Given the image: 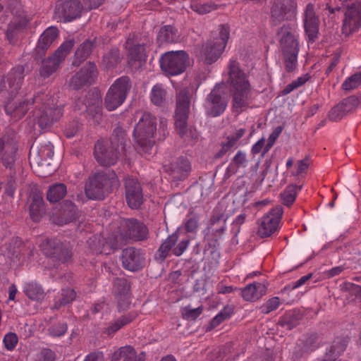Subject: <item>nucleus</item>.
Segmentation results:
<instances>
[{
    "instance_id": "obj_64",
    "label": "nucleus",
    "mask_w": 361,
    "mask_h": 361,
    "mask_svg": "<svg viewBox=\"0 0 361 361\" xmlns=\"http://www.w3.org/2000/svg\"><path fill=\"white\" fill-rule=\"evenodd\" d=\"M83 361H104V355L101 351L92 352L85 356Z\"/></svg>"
},
{
    "instance_id": "obj_49",
    "label": "nucleus",
    "mask_w": 361,
    "mask_h": 361,
    "mask_svg": "<svg viewBox=\"0 0 361 361\" xmlns=\"http://www.w3.org/2000/svg\"><path fill=\"white\" fill-rule=\"evenodd\" d=\"M339 104L345 113L347 114L356 109L359 105V99L355 96H350L343 99Z\"/></svg>"
},
{
    "instance_id": "obj_11",
    "label": "nucleus",
    "mask_w": 361,
    "mask_h": 361,
    "mask_svg": "<svg viewBox=\"0 0 361 361\" xmlns=\"http://www.w3.org/2000/svg\"><path fill=\"white\" fill-rule=\"evenodd\" d=\"M189 56L185 51H171L164 54L160 59L161 70L170 75L183 73L188 64Z\"/></svg>"
},
{
    "instance_id": "obj_55",
    "label": "nucleus",
    "mask_w": 361,
    "mask_h": 361,
    "mask_svg": "<svg viewBox=\"0 0 361 361\" xmlns=\"http://www.w3.org/2000/svg\"><path fill=\"white\" fill-rule=\"evenodd\" d=\"M345 114L341 106L338 104L329 111L328 118L330 121L336 122L340 121Z\"/></svg>"
},
{
    "instance_id": "obj_10",
    "label": "nucleus",
    "mask_w": 361,
    "mask_h": 361,
    "mask_svg": "<svg viewBox=\"0 0 361 361\" xmlns=\"http://www.w3.org/2000/svg\"><path fill=\"white\" fill-rule=\"evenodd\" d=\"M131 81L128 76L116 79L109 87L104 100V105L109 111L120 106L126 100L131 89Z\"/></svg>"
},
{
    "instance_id": "obj_27",
    "label": "nucleus",
    "mask_w": 361,
    "mask_h": 361,
    "mask_svg": "<svg viewBox=\"0 0 361 361\" xmlns=\"http://www.w3.org/2000/svg\"><path fill=\"white\" fill-rule=\"evenodd\" d=\"M267 290L264 283L253 282L241 290V295L245 301L255 302L266 294Z\"/></svg>"
},
{
    "instance_id": "obj_42",
    "label": "nucleus",
    "mask_w": 361,
    "mask_h": 361,
    "mask_svg": "<svg viewBox=\"0 0 361 361\" xmlns=\"http://www.w3.org/2000/svg\"><path fill=\"white\" fill-rule=\"evenodd\" d=\"M234 307L233 305H226L224 308L212 319L210 322L209 325L208 326V329L211 330L216 326H218L220 324H221L224 320L229 319L231 315L233 314Z\"/></svg>"
},
{
    "instance_id": "obj_47",
    "label": "nucleus",
    "mask_w": 361,
    "mask_h": 361,
    "mask_svg": "<svg viewBox=\"0 0 361 361\" xmlns=\"http://www.w3.org/2000/svg\"><path fill=\"white\" fill-rule=\"evenodd\" d=\"M361 84V72L355 73L348 77L342 84V89L345 91H350L357 88Z\"/></svg>"
},
{
    "instance_id": "obj_22",
    "label": "nucleus",
    "mask_w": 361,
    "mask_h": 361,
    "mask_svg": "<svg viewBox=\"0 0 361 361\" xmlns=\"http://www.w3.org/2000/svg\"><path fill=\"white\" fill-rule=\"evenodd\" d=\"M303 23L308 42H314L318 37L319 19L315 14L314 6L312 3H309L306 6L304 11Z\"/></svg>"
},
{
    "instance_id": "obj_16",
    "label": "nucleus",
    "mask_w": 361,
    "mask_h": 361,
    "mask_svg": "<svg viewBox=\"0 0 361 361\" xmlns=\"http://www.w3.org/2000/svg\"><path fill=\"white\" fill-rule=\"evenodd\" d=\"M224 92L222 85L216 84L207 95L204 108L207 114L212 117L221 115L227 107V102L224 97Z\"/></svg>"
},
{
    "instance_id": "obj_61",
    "label": "nucleus",
    "mask_w": 361,
    "mask_h": 361,
    "mask_svg": "<svg viewBox=\"0 0 361 361\" xmlns=\"http://www.w3.org/2000/svg\"><path fill=\"white\" fill-rule=\"evenodd\" d=\"M202 306L194 309L186 307L183 312V316L188 319H195L202 314Z\"/></svg>"
},
{
    "instance_id": "obj_60",
    "label": "nucleus",
    "mask_w": 361,
    "mask_h": 361,
    "mask_svg": "<svg viewBox=\"0 0 361 361\" xmlns=\"http://www.w3.org/2000/svg\"><path fill=\"white\" fill-rule=\"evenodd\" d=\"M114 287L119 290L121 295H123L124 299H126V295L129 289L126 280L123 279H116L114 281Z\"/></svg>"
},
{
    "instance_id": "obj_35",
    "label": "nucleus",
    "mask_w": 361,
    "mask_h": 361,
    "mask_svg": "<svg viewBox=\"0 0 361 361\" xmlns=\"http://www.w3.org/2000/svg\"><path fill=\"white\" fill-rule=\"evenodd\" d=\"M143 357L137 360L136 353L134 348L131 346L126 345L120 348L114 352L111 361H143Z\"/></svg>"
},
{
    "instance_id": "obj_2",
    "label": "nucleus",
    "mask_w": 361,
    "mask_h": 361,
    "mask_svg": "<svg viewBox=\"0 0 361 361\" xmlns=\"http://www.w3.org/2000/svg\"><path fill=\"white\" fill-rule=\"evenodd\" d=\"M34 104L38 108L35 114L38 125L41 128L50 126L63 116V106L58 104V97L44 93L38 94L30 100L20 102L16 106H13L12 103L8 102L5 105V111L8 114L22 117Z\"/></svg>"
},
{
    "instance_id": "obj_51",
    "label": "nucleus",
    "mask_w": 361,
    "mask_h": 361,
    "mask_svg": "<svg viewBox=\"0 0 361 361\" xmlns=\"http://www.w3.org/2000/svg\"><path fill=\"white\" fill-rule=\"evenodd\" d=\"M280 305V298L279 297H273L268 300L265 303L259 307L261 313L267 314L271 312L276 310Z\"/></svg>"
},
{
    "instance_id": "obj_37",
    "label": "nucleus",
    "mask_w": 361,
    "mask_h": 361,
    "mask_svg": "<svg viewBox=\"0 0 361 361\" xmlns=\"http://www.w3.org/2000/svg\"><path fill=\"white\" fill-rule=\"evenodd\" d=\"M44 211V201L43 199L38 196L35 195L32 197L31 204L30 205V216L35 222L40 221Z\"/></svg>"
},
{
    "instance_id": "obj_54",
    "label": "nucleus",
    "mask_w": 361,
    "mask_h": 361,
    "mask_svg": "<svg viewBox=\"0 0 361 361\" xmlns=\"http://www.w3.org/2000/svg\"><path fill=\"white\" fill-rule=\"evenodd\" d=\"M119 60V51L118 49H115L111 51V52L106 54L104 56V63H105L106 68H110L115 66Z\"/></svg>"
},
{
    "instance_id": "obj_48",
    "label": "nucleus",
    "mask_w": 361,
    "mask_h": 361,
    "mask_svg": "<svg viewBox=\"0 0 361 361\" xmlns=\"http://www.w3.org/2000/svg\"><path fill=\"white\" fill-rule=\"evenodd\" d=\"M199 218L195 214H188L184 221L183 228L188 233H195L198 228Z\"/></svg>"
},
{
    "instance_id": "obj_30",
    "label": "nucleus",
    "mask_w": 361,
    "mask_h": 361,
    "mask_svg": "<svg viewBox=\"0 0 361 361\" xmlns=\"http://www.w3.org/2000/svg\"><path fill=\"white\" fill-rule=\"evenodd\" d=\"M170 169L174 178L181 180L185 178L190 173L191 164L188 158L180 157L171 164Z\"/></svg>"
},
{
    "instance_id": "obj_62",
    "label": "nucleus",
    "mask_w": 361,
    "mask_h": 361,
    "mask_svg": "<svg viewBox=\"0 0 361 361\" xmlns=\"http://www.w3.org/2000/svg\"><path fill=\"white\" fill-rule=\"evenodd\" d=\"M79 124L76 121L69 123L64 129V135L67 138L74 137L79 130Z\"/></svg>"
},
{
    "instance_id": "obj_33",
    "label": "nucleus",
    "mask_w": 361,
    "mask_h": 361,
    "mask_svg": "<svg viewBox=\"0 0 361 361\" xmlns=\"http://www.w3.org/2000/svg\"><path fill=\"white\" fill-rule=\"evenodd\" d=\"M24 68L22 66L15 67L8 74L6 82L8 87L13 92L17 91L21 86L24 78Z\"/></svg>"
},
{
    "instance_id": "obj_45",
    "label": "nucleus",
    "mask_w": 361,
    "mask_h": 361,
    "mask_svg": "<svg viewBox=\"0 0 361 361\" xmlns=\"http://www.w3.org/2000/svg\"><path fill=\"white\" fill-rule=\"evenodd\" d=\"M344 341L339 343L335 341L334 344L326 350L323 361H335L341 353L345 349Z\"/></svg>"
},
{
    "instance_id": "obj_19",
    "label": "nucleus",
    "mask_w": 361,
    "mask_h": 361,
    "mask_svg": "<svg viewBox=\"0 0 361 361\" xmlns=\"http://www.w3.org/2000/svg\"><path fill=\"white\" fill-rule=\"evenodd\" d=\"M226 218L224 214H213L210 219V225L207 228V238L210 246L219 245L226 231Z\"/></svg>"
},
{
    "instance_id": "obj_32",
    "label": "nucleus",
    "mask_w": 361,
    "mask_h": 361,
    "mask_svg": "<svg viewBox=\"0 0 361 361\" xmlns=\"http://www.w3.org/2000/svg\"><path fill=\"white\" fill-rule=\"evenodd\" d=\"M17 149V145L13 140H4V148L1 150L4 151L2 157V162L6 168H11L14 164Z\"/></svg>"
},
{
    "instance_id": "obj_52",
    "label": "nucleus",
    "mask_w": 361,
    "mask_h": 361,
    "mask_svg": "<svg viewBox=\"0 0 361 361\" xmlns=\"http://www.w3.org/2000/svg\"><path fill=\"white\" fill-rule=\"evenodd\" d=\"M308 80L309 77L307 75L298 78L296 80H293L285 87V88L282 90V94H288L294 90L303 85Z\"/></svg>"
},
{
    "instance_id": "obj_4",
    "label": "nucleus",
    "mask_w": 361,
    "mask_h": 361,
    "mask_svg": "<svg viewBox=\"0 0 361 361\" xmlns=\"http://www.w3.org/2000/svg\"><path fill=\"white\" fill-rule=\"evenodd\" d=\"M167 126V120L160 118L159 130L157 131L156 117L150 113H144L133 130V139L140 150L149 153L156 140H164L169 134Z\"/></svg>"
},
{
    "instance_id": "obj_46",
    "label": "nucleus",
    "mask_w": 361,
    "mask_h": 361,
    "mask_svg": "<svg viewBox=\"0 0 361 361\" xmlns=\"http://www.w3.org/2000/svg\"><path fill=\"white\" fill-rule=\"evenodd\" d=\"M166 90L161 84H156L151 91V101L156 106H162L166 99Z\"/></svg>"
},
{
    "instance_id": "obj_58",
    "label": "nucleus",
    "mask_w": 361,
    "mask_h": 361,
    "mask_svg": "<svg viewBox=\"0 0 361 361\" xmlns=\"http://www.w3.org/2000/svg\"><path fill=\"white\" fill-rule=\"evenodd\" d=\"M233 142H231L229 140L226 139V142H224L221 145V148L214 155L215 159H220L223 157L228 152L232 151L235 147Z\"/></svg>"
},
{
    "instance_id": "obj_25",
    "label": "nucleus",
    "mask_w": 361,
    "mask_h": 361,
    "mask_svg": "<svg viewBox=\"0 0 361 361\" xmlns=\"http://www.w3.org/2000/svg\"><path fill=\"white\" fill-rule=\"evenodd\" d=\"M59 30L56 27L50 26L40 35L35 47V51L39 56L44 55L46 51L57 38Z\"/></svg>"
},
{
    "instance_id": "obj_43",
    "label": "nucleus",
    "mask_w": 361,
    "mask_h": 361,
    "mask_svg": "<svg viewBox=\"0 0 361 361\" xmlns=\"http://www.w3.org/2000/svg\"><path fill=\"white\" fill-rule=\"evenodd\" d=\"M302 186L296 185H288L284 191L281 194L282 203L287 207H290L295 202L298 191L301 190Z\"/></svg>"
},
{
    "instance_id": "obj_6",
    "label": "nucleus",
    "mask_w": 361,
    "mask_h": 361,
    "mask_svg": "<svg viewBox=\"0 0 361 361\" xmlns=\"http://www.w3.org/2000/svg\"><path fill=\"white\" fill-rule=\"evenodd\" d=\"M277 35L286 71L291 73L297 68L299 52L298 34L295 25L291 23L284 24L280 27Z\"/></svg>"
},
{
    "instance_id": "obj_24",
    "label": "nucleus",
    "mask_w": 361,
    "mask_h": 361,
    "mask_svg": "<svg viewBox=\"0 0 361 361\" xmlns=\"http://www.w3.org/2000/svg\"><path fill=\"white\" fill-rule=\"evenodd\" d=\"M122 264L126 269L138 271L145 265V254L135 247L126 248L122 253Z\"/></svg>"
},
{
    "instance_id": "obj_57",
    "label": "nucleus",
    "mask_w": 361,
    "mask_h": 361,
    "mask_svg": "<svg viewBox=\"0 0 361 361\" xmlns=\"http://www.w3.org/2000/svg\"><path fill=\"white\" fill-rule=\"evenodd\" d=\"M266 140L264 137L260 138L258 141H257L251 147V154L255 156L259 153L261 154V157L263 158L267 153H264L266 144Z\"/></svg>"
},
{
    "instance_id": "obj_13",
    "label": "nucleus",
    "mask_w": 361,
    "mask_h": 361,
    "mask_svg": "<svg viewBox=\"0 0 361 361\" xmlns=\"http://www.w3.org/2000/svg\"><path fill=\"white\" fill-rule=\"evenodd\" d=\"M296 12L297 4L295 0H274L270 8V21L276 26L283 21L293 19Z\"/></svg>"
},
{
    "instance_id": "obj_31",
    "label": "nucleus",
    "mask_w": 361,
    "mask_h": 361,
    "mask_svg": "<svg viewBox=\"0 0 361 361\" xmlns=\"http://www.w3.org/2000/svg\"><path fill=\"white\" fill-rule=\"evenodd\" d=\"M180 41V34L177 28L172 25L161 27L157 35V42L160 44L177 43Z\"/></svg>"
},
{
    "instance_id": "obj_1",
    "label": "nucleus",
    "mask_w": 361,
    "mask_h": 361,
    "mask_svg": "<svg viewBox=\"0 0 361 361\" xmlns=\"http://www.w3.org/2000/svg\"><path fill=\"white\" fill-rule=\"evenodd\" d=\"M149 230L144 223L134 218L120 221L117 233L104 238L94 235L87 241L91 250L96 254L109 255L129 241H144L148 238Z\"/></svg>"
},
{
    "instance_id": "obj_53",
    "label": "nucleus",
    "mask_w": 361,
    "mask_h": 361,
    "mask_svg": "<svg viewBox=\"0 0 361 361\" xmlns=\"http://www.w3.org/2000/svg\"><path fill=\"white\" fill-rule=\"evenodd\" d=\"M56 353L49 348H43L35 356L34 361H54Z\"/></svg>"
},
{
    "instance_id": "obj_26",
    "label": "nucleus",
    "mask_w": 361,
    "mask_h": 361,
    "mask_svg": "<svg viewBox=\"0 0 361 361\" xmlns=\"http://www.w3.org/2000/svg\"><path fill=\"white\" fill-rule=\"evenodd\" d=\"M147 54L144 44H134L128 49V63L132 69L137 70L146 61Z\"/></svg>"
},
{
    "instance_id": "obj_14",
    "label": "nucleus",
    "mask_w": 361,
    "mask_h": 361,
    "mask_svg": "<svg viewBox=\"0 0 361 361\" xmlns=\"http://www.w3.org/2000/svg\"><path fill=\"white\" fill-rule=\"evenodd\" d=\"M73 45V40H67L63 42L51 56L42 61L39 70L40 75L44 78H47L56 71L61 63L70 53Z\"/></svg>"
},
{
    "instance_id": "obj_17",
    "label": "nucleus",
    "mask_w": 361,
    "mask_h": 361,
    "mask_svg": "<svg viewBox=\"0 0 361 361\" xmlns=\"http://www.w3.org/2000/svg\"><path fill=\"white\" fill-rule=\"evenodd\" d=\"M40 247L44 255L54 258L61 263H68L71 261V250L67 245L61 243L57 239H46L41 243Z\"/></svg>"
},
{
    "instance_id": "obj_21",
    "label": "nucleus",
    "mask_w": 361,
    "mask_h": 361,
    "mask_svg": "<svg viewBox=\"0 0 361 361\" xmlns=\"http://www.w3.org/2000/svg\"><path fill=\"white\" fill-rule=\"evenodd\" d=\"M97 76V69L94 63H88L79 72L73 75L70 85L74 89H80L83 86L92 84Z\"/></svg>"
},
{
    "instance_id": "obj_36",
    "label": "nucleus",
    "mask_w": 361,
    "mask_h": 361,
    "mask_svg": "<svg viewBox=\"0 0 361 361\" xmlns=\"http://www.w3.org/2000/svg\"><path fill=\"white\" fill-rule=\"evenodd\" d=\"M67 193V188L63 183H56L49 186L47 197L50 202H57L64 197Z\"/></svg>"
},
{
    "instance_id": "obj_50",
    "label": "nucleus",
    "mask_w": 361,
    "mask_h": 361,
    "mask_svg": "<svg viewBox=\"0 0 361 361\" xmlns=\"http://www.w3.org/2000/svg\"><path fill=\"white\" fill-rule=\"evenodd\" d=\"M2 341L6 350L13 351L18 343V337L16 333L8 332L4 335Z\"/></svg>"
},
{
    "instance_id": "obj_23",
    "label": "nucleus",
    "mask_w": 361,
    "mask_h": 361,
    "mask_svg": "<svg viewBox=\"0 0 361 361\" xmlns=\"http://www.w3.org/2000/svg\"><path fill=\"white\" fill-rule=\"evenodd\" d=\"M78 209L71 201L66 200L60 209L51 216L54 224L63 226L75 221L78 219Z\"/></svg>"
},
{
    "instance_id": "obj_29",
    "label": "nucleus",
    "mask_w": 361,
    "mask_h": 361,
    "mask_svg": "<svg viewBox=\"0 0 361 361\" xmlns=\"http://www.w3.org/2000/svg\"><path fill=\"white\" fill-rule=\"evenodd\" d=\"M28 27V21L25 18L12 20L6 30V37L11 44H14L18 37L23 33Z\"/></svg>"
},
{
    "instance_id": "obj_5",
    "label": "nucleus",
    "mask_w": 361,
    "mask_h": 361,
    "mask_svg": "<svg viewBox=\"0 0 361 361\" xmlns=\"http://www.w3.org/2000/svg\"><path fill=\"white\" fill-rule=\"evenodd\" d=\"M126 133L121 127L114 129L109 140H100L94 146V157L104 166L114 165L119 155L126 151Z\"/></svg>"
},
{
    "instance_id": "obj_41",
    "label": "nucleus",
    "mask_w": 361,
    "mask_h": 361,
    "mask_svg": "<svg viewBox=\"0 0 361 361\" xmlns=\"http://www.w3.org/2000/svg\"><path fill=\"white\" fill-rule=\"evenodd\" d=\"M93 47V42L90 40H85L77 49L75 56V59L73 62L74 66H79L80 63L85 61L90 54Z\"/></svg>"
},
{
    "instance_id": "obj_44",
    "label": "nucleus",
    "mask_w": 361,
    "mask_h": 361,
    "mask_svg": "<svg viewBox=\"0 0 361 361\" xmlns=\"http://www.w3.org/2000/svg\"><path fill=\"white\" fill-rule=\"evenodd\" d=\"M76 298V293L72 288H63L61 291L60 295L54 304V308L58 309L61 305H65L72 302Z\"/></svg>"
},
{
    "instance_id": "obj_59",
    "label": "nucleus",
    "mask_w": 361,
    "mask_h": 361,
    "mask_svg": "<svg viewBox=\"0 0 361 361\" xmlns=\"http://www.w3.org/2000/svg\"><path fill=\"white\" fill-rule=\"evenodd\" d=\"M68 326L66 323H59L52 326L49 329V334L52 336H63L67 331Z\"/></svg>"
},
{
    "instance_id": "obj_8",
    "label": "nucleus",
    "mask_w": 361,
    "mask_h": 361,
    "mask_svg": "<svg viewBox=\"0 0 361 361\" xmlns=\"http://www.w3.org/2000/svg\"><path fill=\"white\" fill-rule=\"evenodd\" d=\"M118 186V180L114 171H100L89 178L85 185V194L91 200H103L106 192Z\"/></svg>"
},
{
    "instance_id": "obj_12",
    "label": "nucleus",
    "mask_w": 361,
    "mask_h": 361,
    "mask_svg": "<svg viewBox=\"0 0 361 361\" xmlns=\"http://www.w3.org/2000/svg\"><path fill=\"white\" fill-rule=\"evenodd\" d=\"M343 7H346L345 18L343 22L342 32L349 36L361 27V4L353 0H339Z\"/></svg>"
},
{
    "instance_id": "obj_15",
    "label": "nucleus",
    "mask_w": 361,
    "mask_h": 361,
    "mask_svg": "<svg viewBox=\"0 0 361 361\" xmlns=\"http://www.w3.org/2000/svg\"><path fill=\"white\" fill-rule=\"evenodd\" d=\"M283 213V210L281 206L270 209L259 220L257 235L264 238L274 233L279 228Z\"/></svg>"
},
{
    "instance_id": "obj_39",
    "label": "nucleus",
    "mask_w": 361,
    "mask_h": 361,
    "mask_svg": "<svg viewBox=\"0 0 361 361\" xmlns=\"http://www.w3.org/2000/svg\"><path fill=\"white\" fill-rule=\"evenodd\" d=\"M178 240V233L175 232L171 235H169L164 242L161 245L158 250L159 259L164 260L171 248L175 246L176 243Z\"/></svg>"
},
{
    "instance_id": "obj_18",
    "label": "nucleus",
    "mask_w": 361,
    "mask_h": 361,
    "mask_svg": "<svg viewBox=\"0 0 361 361\" xmlns=\"http://www.w3.org/2000/svg\"><path fill=\"white\" fill-rule=\"evenodd\" d=\"M81 11L79 0H59L56 4L55 14L61 21L67 23L79 18Z\"/></svg>"
},
{
    "instance_id": "obj_20",
    "label": "nucleus",
    "mask_w": 361,
    "mask_h": 361,
    "mask_svg": "<svg viewBox=\"0 0 361 361\" xmlns=\"http://www.w3.org/2000/svg\"><path fill=\"white\" fill-rule=\"evenodd\" d=\"M126 200L128 205L133 209H138L144 202L142 189L133 177H127L125 180Z\"/></svg>"
},
{
    "instance_id": "obj_34",
    "label": "nucleus",
    "mask_w": 361,
    "mask_h": 361,
    "mask_svg": "<svg viewBox=\"0 0 361 361\" xmlns=\"http://www.w3.org/2000/svg\"><path fill=\"white\" fill-rule=\"evenodd\" d=\"M23 292L27 298L32 300H42L45 295L42 286L35 281L25 283L23 285Z\"/></svg>"
},
{
    "instance_id": "obj_56",
    "label": "nucleus",
    "mask_w": 361,
    "mask_h": 361,
    "mask_svg": "<svg viewBox=\"0 0 361 361\" xmlns=\"http://www.w3.org/2000/svg\"><path fill=\"white\" fill-rule=\"evenodd\" d=\"M282 130H283V127H281V126H278L274 128V130L272 131V133L269 135V136L268 137V140L266 144L264 153L269 152V151L271 149V147L274 146L276 140L278 139V137L281 135Z\"/></svg>"
},
{
    "instance_id": "obj_28",
    "label": "nucleus",
    "mask_w": 361,
    "mask_h": 361,
    "mask_svg": "<svg viewBox=\"0 0 361 361\" xmlns=\"http://www.w3.org/2000/svg\"><path fill=\"white\" fill-rule=\"evenodd\" d=\"M137 317V312H130L113 319L104 329V334L113 336L118 330L135 320Z\"/></svg>"
},
{
    "instance_id": "obj_3",
    "label": "nucleus",
    "mask_w": 361,
    "mask_h": 361,
    "mask_svg": "<svg viewBox=\"0 0 361 361\" xmlns=\"http://www.w3.org/2000/svg\"><path fill=\"white\" fill-rule=\"evenodd\" d=\"M249 78V73L241 68L237 59H229L225 83L232 99L233 109L238 114L245 111L252 99L254 90Z\"/></svg>"
},
{
    "instance_id": "obj_63",
    "label": "nucleus",
    "mask_w": 361,
    "mask_h": 361,
    "mask_svg": "<svg viewBox=\"0 0 361 361\" xmlns=\"http://www.w3.org/2000/svg\"><path fill=\"white\" fill-rule=\"evenodd\" d=\"M190 244V240L188 238L181 240L178 244L174 247L173 253L174 255L179 257L187 250Z\"/></svg>"
},
{
    "instance_id": "obj_40",
    "label": "nucleus",
    "mask_w": 361,
    "mask_h": 361,
    "mask_svg": "<svg viewBox=\"0 0 361 361\" xmlns=\"http://www.w3.org/2000/svg\"><path fill=\"white\" fill-rule=\"evenodd\" d=\"M246 153L242 150H238L231 159L226 171L231 173H235L239 168H245L247 164Z\"/></svg>"
},
{
    "instance_id": "obj_7",
    "label": "nucleus",
    "mask_w": 361,
    "mask_h": 361,
    "mask_svg": "<svg viewBox=\"0 0 361 361\" xmlns=\"http://www.w3.org/2000/svg\"><path fill=\"white\" fill-rule=\"evenodd\" d=\"M191 97L190 90L186 88L180 90L177 93L174 115L176 130L188 143H192L197 139L195 131L188 130Z\"/></svg>"
},
{
    "instance_id": "obj_9",
    "label": "nucleus",
    "mask_w": 361,
    "mask_h": 361,
    "mask_svg": "<svg viewBox=\"0 0 361 361\" xmlns=\"http://www.w3.org/2000/svg\"><path fill=\"white\" fill-rule=\"evenodd\" d=\"M229 36L228 25H221L218 36L209 39L203 44L201 54L206 63L212 64L219 59L226 48Z\"/></svg>"
},
{
    "instance_id": "obj_38",
    "label": "nucleus",
    "mask_w": 361,
    "mask_h": 361,
    "mask_svg": "<svg viewBox=\"0 0 361 361\" xmlns=\"http://www.w3.org/2000/svg\"><path fill=\"white\" fill-rule=\"evenodd\" d=\"M314 338V337L309 338L305 343H302V346H300V344H298L293 352L292 360L293 361H299L305 354L314 350L317 348V346L312 345Z\"/></svg>"
}]
</instances>
